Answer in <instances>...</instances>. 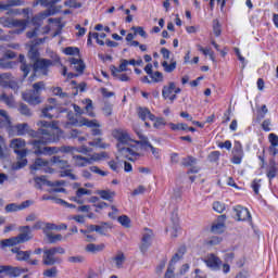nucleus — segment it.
<instances>
[{
	"label": "nucleus",
	"instance_id": "f704fd0d",
	"mask_svg": "<svg viewBox=\"0 0 278 278\" xmlns=\"http://www.w3.org/2000/svg\"><path fill=\"white\" fill-rule=\"evenodd\" d=\"M3 267H4V275H7V277H20V275L23 273V269L18 267H11V266H3Z\"/></svg>",
	"mask_w": 278,
	"mask_h": 278
},
{
	"label": "nucleus",
	"instance_id": "e433bc0d",
	"mask_svg": "<svg viewBox=\"0 0 278 278\" xmlns=\"http://www.w3.org/2000/svg\"><path fill=\"white\" fill-rule=\"evenodd\" d=\"M50 162L51 164H55L56 168H61L62 170H64V168H68L70 166L68 162L60 159V156H53Z\"/></svg>",
	"mask_w": 278,
	"mask_h": 278
},
{
	"label": "nucleus",
	"instance_id": "f3484780",
	"mask_svg": "<svg viewBox=\"0 0 278 278\" xmlns=\"http://www.w3.org/2000/svg\"><path fill=\"white\" fill-rule=\"evenodd\" d=\"M29 131V125L27 123L12 125L9 128V136H25Z\"/></svg>",
	"mask_w": 278,
	"mask_h": 278
},
{
	"label": "nucleus",
	"instance_id": "58836bf2",
	"mask_svg": "<svg viewBox=\"0 0 278 278\" xmlns=\"http://www.w3.org/2000/svg\"><path fill=\"white\" fill-rule=\"evenodd\" d=\"M138 114L141 121H147V118H149L150 121H155V115L151 114V111H149L148 109L140 108Z\"/></svg>",
	"mask_w": 278,
	"mask_h": 278
},
{
	"label": "nucleus",
	"instance_id": "603ef678",
	"mask_svg": "<svg viewBox=\"0 0 278 278\" xmlns=\"http://www.w3.org/2000/svg\"><path fill=\"white\" fill-rule=\"evenodd\" d=\"M132 31H135V36H141V38H148L147 31L142 26H132Z\"/></svg>",
	"mask_w": 278,
	"mask_h": 278
},
{
	"label": "nucleus",
	"instance_id": "9d476101",
	"mask_svg": "<svg viewBox=\"0 0 278 278\" xmlns=\"http://www.w3.org/2000/svg\"><path fill=\"white\" fill-rule=\"evenodd\" d=\"M139 141L137 142L138 144V151L143 150V151H151L152 155H154V157L156 160H160V149L153 147L150 142L149 139L147 138V136H144V134H142V131H136Z\"/></svg>",
	"mask_w": 278,
	"mask_h": 278
},
{
	"label": "nucleus",
	"instance_id": "f03ea898",
	"mask_svg": "<svg viewBox=\"0 0 278 278\" xmlns=\"http://www.w3.org/2000/svg\"><path fill=\"white\" fill-rule=\"evenodd\" d=\"M113 138L117 140V160L118 157H125L130 162H136L139 157H142V151L138 150L137 147L129 148V142H131V138L126 130L117 129L113 131Z\"/></svg>",
	"mask_w": 278,
	"mask_h": 278
},
{
	"label": "nucleus",
	"instance_id": "c03bdc74",
	"mask_svg": "<svg viewBox=\"0 0 278 278\" xmlns=\"http://www.w3.org/2000/svg\"><path fill=\"white\" fill-rule=\"evenodd\" d=\"M89 147H96L97 149H108L110 144L103 142V139L97 138L93 141L89 142Z\"/></svg>",
	"mask_w": 278,
	"mask_h": 278
},
{
	"label": "nucleus",
	"instance_id": "aec40b11",
	"mask_svg": "<svg viewBox=\"0 0 278 278\" xmlns=\"http://www.w3.org/2000/svg\"><path fill=\"white\" fill-rule=\"evenodd\" d=\"M204 263L206 264L207 268H211V270H219L220 265L223 264L220 258L215 254H208L205 257Z\"/></svg>",
	"mask_w": 278,
	"mask_h": 278
},
{
	"label": "nucleus",
	"instance_id": "69168bd1",
	"mask_svg": "<svg viewBox=\"0 0 278 278\" xmlns=\"http://www.w3.org/2000/svg\"><path fill=\"white\" fill-rule=\"evenodd\" d=\"M260 188H262V180L254 179L252 182V189L254 190L255 194H260Z\"/></svg>",
	"mask_w": 278,
	"mask_h": 278
},
{
	"label": "nucleus",
	"instance_id": "a18cd8bd",
	"mask_svg": "<svg viewBox=\"0 0 278 278\" xmlns=\"http://www.w3.org/2000/svg\"><path fill=\"white\" fill-rule=\"evenodd\" d=\"M168 126L172 129V131H188V125L184 123H180V124L169 123Z\"/></svg>",
	"mask_w": 278,
	"mask_h": 278
},
{
	"label": "nucleus",
	"instance_id": "f257e3e1",
	"mask_svg": "<svg viewBox=\"0 0 278 278\" xmlns=\"http://www.w3.org/2000/svg\"><path fill=\"white\" fill-rule=\"evenodd\" d=\"M39 127L37 131H33L34 139L29 142L34 149L35 155H55L56 153H76V147L63 146L58 147H45V144H51L59 142L62 138V130L58 126V122L49 123L47 121H39L37 123Z\"/></svg>",
	"mask_w": 278,
	"mask_h": 278
},
{
	"label": "nucleus",
	"instance_id": "de8ad7c7",
	"mask_svg": "<svg viewBox=\"0 0 278 278\" xmlns=\"http://www.w3.org/2000/svg\"><path fill=\"white\" fill-rule=\"evenodd\" d=\"M112 75L115 79H118V81H129L127 74H123V72H118V70H112Z\"/></svg>",
	"mask_w": 278,
	"mask_h": 278
},
{
	"label": "nucleus",
	"instance_id": "bf43d9fd",
	"mask_svg": "<svg viewBox=\"0 0 278 278\" xmlns=\"http://www.w3.org/2000/svg\"><path fill=\"white\" fill-rule=\"evenodd\" d=\"M225 203L223 202H214L213 203V210L214 212H217V214H223L225 212Z\"/></svg>",
	"mask_w": 278,
	"mask_h": 278
},
{
	"label": "nucleus",
	"instance_id": "4468645a",
	"mask_svg": "<svg viewBox=\"0 0 278 278\" xmlns=\"http://www.w3.org/2000/svg\"><path fill=\"white\" fill-rule=\"evenodd\" d=\"M35 188H38V190H42L43 186H48L51 188H55L59 186H64V180H56L54 182H51L49 180H47V177L45 176H40V177H35Z\"/></svg>",
	"mask_w": 278,
	"mask_h": 278
},
{
	"label": "nucleus",
	"instance_id": "1a4fd4ad",
	"mask_svg": "<svg viewBox=\"0 0 278 278\" xmlns=\"http://www.w3.org/2000/svg\"><path fill=\"white\" fill-rule=\"evenodd\" d=\"M68 125H74V127H89L92 129V136H101V124L97 119L89 121L88 118L81 117L77 119L75 117H68Z\"/></svg>",
	"mask_w": 278,
	"mask_h": 278
},
{
	"label": "nucleus",
	"instance_id": "0e129e2a",
	"mask_svg": "<svg viewBox=\"0 0 278 278\" xmlns=\"http://www.w3.org/2000/svg\"><path fill=\"white\" fill-rule=\"evenodd\" d=\"M8 88H11V90H14L16 92L18 91V88H21V86L18 85V81L14 79V77H11Z\"/></svg>",
	"mask_w": 278,
	"mask_h": 278
},
{
	"label": "nucleus",
	"instance_id": "4be33fe9",
	"mask_svg": "<svg viewBox=\"0 0 278 278\" xmlns=\"http://www.w3.org/2000/svg\"><path fill=\"white\" fill-rule=\"evenodd\" d=\"M244 157V152L242 151V144L240 142L235 143L233 148V156H232V164H242V159Z\"/></svg>",
	"mask_w": 278,
	"mask_h": 278
},
{
	"label": "nucleus",
	"instance_id": "ddd939ff",
	"mask_svg": "<svg viewBox=\"0 0 278 278\" xmlns=\"http://www.w3.org/2000/svg\"><path fill=\"white\" fill-rule=\"evenodd\" d=\"M54 264H62V258L55 256L52 248L43 249L42 265L43 266H54Z\"/></svg>",
	"mask_w": 278,
	"mask_h": 278
},
{
	"label": "nucleus",
	"instance_id": "338daca9",
	"mask_svg": "<svg viewBox=\"0 0 278 278\" xmlns=\"http://www.w3.org/2000/svg\"><path fill=\"white\" fill-rule=\"evenodd\" d=\"M268 141L270 143V147H278V136L275 134H269L268 135Z\"/></svg>",
	"mask_w": 278,
	"mask_h": 278
},
{
	"label": "nucleus",
	"instance_id": "052dcab7",
	"mask_svg": "<svg viewBox=\"0 0 278 278\" xmlns=\"http://www.w3.org/2000/svg\"><path fill=\"white\" fill-rule=\"evenodd\" d=\"M182 166H194L197 164V159L194 156H187L182 159Z\"/></svg>",
	"mask_w": 278,
	"mask_h": 278
},
{
	"label": "nucleus",
	"instance_id": "5701e85b",
	"mask_svg": "<svg viewBox=\"0 0 278 278\" xmlns=\"http://www.w3.org/2000/svg\"><path fill=\"white\" fill-rule=\"evenodd\" d=\"M235 213L237 216V220H251V213L244 206H236Z\"/></svg>",
	"mask_w": 278,
	"mask_h": 278
},
{
	"label": "nucleus",
	"instance_id": "6e6d98bb",
	"mask_svg": "<svg viewBox=\"0 0 278 278\" xmlns=\"http://www.w3.org/2000/svg\"><path fill=\"white\" fill-rule=\"evenodd\" d=\"M65 55H79V48L77 47H67L63 50Z\"/></svg>",
	"mask_w": 278,
	"mask_h": 278
},
{
	"label": "nucleus",
	"instance_id": "dca6fc26",
	"mask_svg": "<svg viewBox=\"0 0 278 278\" xmlns=\"http://www.w3.org/2000/svg\"><path fill=\"white\" fill-rule=\"evenodd\" d=\"M60 112H64L60 110L58 105H46L41 110V117L42 118H58L60 116Z\"/></svg>",
	"mask_w": 278,
	"mask_h": 278
},
{
	"label": "nucleus",
	"instance_id": "e2e57ef3",
	"mask_svg": "<svg viewBox=\"0 0 278 278\" xmlns=\"http://www.w3.org/2000/svg\"><path fill=\"white\" fill-rule=\"evenodd\" d=\"M60 176L61 177H70V179H72L73 181H76V179H77V176H75V174H73V170H71V169L62 170Z\"/></svg>",
	"mask_w": 278,
	"mask_h": 278
},
{
	"label": "nucleus",
	"instance_id": "c756f323",
	"mask_svg": "<svg viewBox=\"0 0 278 278\" xmlns=\"http://www.w3.org/2000/svg\"><path fill=\"white\" fill-rule=\"evenodd\" d=\"M0 127L7 129V131H10V128L12 127V119L10 118L8 111H4V114L0 115Z\"/></svg>",
	"mask_w": 278,
	"mask_h": 278
},
{
	"label": "nucleus",
	"instance_id": "8fccbe9b",
	"mask_svg": "<svg viewBox=\"0 0 278 278\" xmlns=\"http://www.w3.org/2000/svg\"><path fill=\"white\" fill-rule=\"evenodd\" d=\"M117 220L122 225V227H125L126 229H129V227H131V219H129L127 215L119 216Z\"/></svg>",
	"mask_w": 278,
	"mask_h": 278
},
{
	"label": "nucleus",
	"instance_id": "4c0bfd02",
	"mask_svg": "<svg viewBox=\"0 0 278 278\" xmlns=\"http://www.w3.org/2000/svg\"><path fill=\"white\" fill-rule=\"evenodd\" d=\"M103 160H108L106 152L93 153L89 157V164H93V162H103Z\"/></svg>",
	"mask_w": 278,
	"mask_h": 278
},
{
	"label": "nucleus",
	"instance_id": "a19ab883",
	"mask_svg": "<svg viewBox=\"0 0 278 278\" xmlns=\"http://www.w3.org/2000/svg\"><path fill=\"white\" fill-rule=\"evenodd\" d=\"M48 242H50V244H54V242H62V235H55L53 232H51V230H48L45 233Z\"/></svg>",
	"mask_w": 278,
	"mask_h": 278
},
{
	"label": "nucleus",
	"instance_id": "774afa93",
	"mask_svg": "<svg viewBox=\"0 0 278 278\" xmlns=\"http://www.w3.org/2000/svg\"><path fill=\"white\" fill-rule=\"evenodd\" d=\"M213 31L215 34V36H220V23L218 22V20H214L213 21Z\"/></svg>",
	"mask_w": 278,
	"mask_h": 278
},
{
	"label": "nucleus",
	"instance_id": "4d7b16f0",
	"mask_svg": "<svg viewBox=\"0 0 278 278\" xmlns=\"http://www.w3.org/2000/svg\"><path fill=\"white\" fill-rule=\"evenodd\" d=\"M127 66H129V61L122 60L119 67H113L112 71H118V73H125L127 71Z\"/></svg>",
	"mask_w": 278,
	"mask_h": 278
},
{
	"label": "nucleus",
	"instance_id": "864d4df0",
	"mask_svg": "<svg viewBox=\"0 0 278 278\" xmlns=\"http://www.w3.org/2000/svg\"><path fill=\"white\" fill-rule=\"evenodd\" d=\"M67 262H70V264H84V262H86V257L81 255L70 256Z\"/></svg>",
	"mask_w": 278,
	"mask_h": 278
},
{
	"label": "nucleus",
	"instance_id": "2eb2a0df",
	"mask_svg": "<svg viewBox=\"0 0 278 278\" xmlns=\"http://www.w3.org/2000/svg\"><path fill=\"white\" fill-rule=\"evenodd\" d=\"M153 242V231L149 228H146L142 235L140 251L141 253H147L149 251V247H151Z\"/></svg>",
	"mask_w": 278,
	"mask_h": 278
},
{
	"label": "nucleus",
	"instance_id": "b1692460",
	"mask_svg": "<svg viewBox=\"0 0 278 278\" xmlns=\"http://www.w3.org/2000/svg\"><path fill=\"white\" fill-rule=\"evenodd\" d=\"M181 260V256L179 254H175L173 258L169 262V265L167 267V270L165 273V278H174L175 277V264Z\"/></svg>",
	"mask_w": 278,
	"mask_h": 278
},
{
	"label": "nucleus",
	"instance_id": "473e14b6",
	"mask_svg": "<svg viewBox=\"0 0 278 278\" xmlns=\"http://www.w3.org/2000/svg\"><path fill=\"white\" fill-rule=\"evenodd\" d=\"M0 101L5 103L8 108H16V101L14 100V96H8L5 92H1Z\"/></svg>",
	"mask_w": 278,
	"mask_h": 278
},
{
	"label": "nucleus",
	"instance_id": "cd10ccee",
	"mask_svg": "<svg viewBox=\"0 0 278 278\" xmlns=\"http://www.w3.org/2000/svg\"><path fill=\"white\" fill-rule=\"evenodd\" d=\"M105 249V244L100 243V244H94V243H89L85 247L86 253H91L92 255H97V253H101Z\"/></svg>",
	"mask_w": 278,
	"mask_h": 278
},
{
	"label": "nucleus",
	"instance_id": "ea45409f",
	"mask_svg": "<svg viewBox=\"0 0 278 278\" xmlns=\"http://www.w3.org/2000/svg\"><path fill=\"white\" fill-rule=\"evenodd\" d=\"M161 65L165 73H173L177 68V61L172 60L170 63H168V61H163Z\"/></svg>",
	"mask_w": 278,
	"mask_h": 278
},
{
	"label": "nucleus",
	"instance_id": "680f3d73",
	"mask_svg": "<svg viewBox=\"0 0 278 278\" xmlns=\"http://www.w3.org/2000/svg\"><path fill=\"white\" fill-rule=\"evenodd\" d=\"M153 122H154L153 127H155V129H162V127L166 125V121H164V118L162 117L154 116Z\"/></svg>",
	"mask_w": 278,
	"mask_h": 278
},
{
	"label": "nucleus",
	"instance_id": "c85d7f7f",
	"mask_svg": "<svg viewBox=\"0 0 278 278\" xmlns=\"http://www.w3.org/2000/svg\"><path fill=\"white\" fill-rule=\"evenodd\" d=\"M68 62L77 73H84V68H86V65L84 64V61H81V59L70 58Z\"/></svg>",
	"mask_w": 278,
	"mask_h": 278
},
{
	"label": "nucleus",
	"instance_id": "79ce46f5",
	"mask_svg": "<svg viewBox=\"0 0 278 278\" xmlns=\"http://www.w3.org/2000/svg\"><path fill=\"white\" fill-rule=\"evenodd\" d=\"M92 38L98 45H100V47H103L105 45V41L99 39V33H89V37L87 39L88 47L92 46Z\"/></svg>",
	"mask_w": 278,
	"mask_h": 278
},
{
	"label": "nucleus",
	"instance_id": "7c9ffc66",
	"mask_svg": "<svg viewBox=\"0 0 278 278\" xmlns=\"http://www.w3.org/2000/svg\"><path fill=\"white\" fill-rule=\"evenodd\" d=\"M47 225H51V223H45L42 220H36L35 224L29 227L30 228V233L31 231H38L40 229H42L43 233H47L48 231H50V228H47Z\"/></svg>",
	"mask_w": 278,
	"mask_h": 278
},
{
	"label": "nucleus",
	"instance_id": "a878e982",
	"mask_svg": "<svg viewBox=\"0 0 278 278\" xmlns=\"http://www.w3.org/2000/svg\"><path fill=\"white\" fill-rule=\"evenodd\" d=\"M125 260H126L125 253L118 252L112 258V266L114 268L121 269V268H123V265L125 264Z\"/></svg>",
	"mask_w": 278,
	"mask_h": 278
},
{
	"label": "nucleus",
	"instance_id": "49530a36",
	"mask_svg": "<svg viewBox=\"0 0 278 278\" xmlns=\"http://www.w3.org/2000/svg\"><path fill=\"white\" fill-rule=\"evenodd\" d=\"M84 105H85V110L87 112V114L91 117L94 118V112L92 111V100L90 99H85L83 101Z\"/></svg>",
	"mask_w": 278,
	"mask_h": 278
},
{
	"label": "nucleus",
	"instance_id": "bb28decb",
	"mask_svg": "<svg viewBox=\"0 0 278 278\" xmlns=\"http://www.w3.org/2000/svg\"><path fill=\"white\" fill-rule=\"evenodd\" d=\"M11 251L12 253H15V260H17V262H27L31 256V251H21L16 248Z\"/></svg>",
	"mask_w": 278,
	"mask_h": 278
},
{
	"label": "nucleus",
	"instance_id": "3c124183",
	"mask_svg": "<svg viewBox=\"0 0 278 278\" xmlns=\"http://www.w3.org/2000/svg\"><path fill=\"white\" fill-rule=\"evenodd\" d=\"M47 229H50V231H62L68 229V226L66 224L55 225V224H48Z\"/></svg>",
	"mask_w": 278,
	"mask_h": 278
},
{
	"label": "nucleus",
	"instance_id": "393cba45",
	"mask_svg": "<svg viewBox=\"0 0 278 278\" xmlns=\"http://www.w3.org/2000/svg\"><path fill=\"white\" fill-rule=\"evenodd\" d=\"M90 194H92V190L90 189H86L84 187H79L76 190V197L72 198V201H74L75 203H84V201H81L83 197H90Z\"/></svg>",
	"mask_w": 278,
	"mask_h": 278
},
{
	"label": "nucleus",
	"instance_id": "a211bd4d",
	"mask_svg": "<svg viewBox=\"0 0 278 278\" xmlns=\"http://www.w3.org/2000/svg\"><path fill=\"white\" fill-rule=\"evenodd\" d=\"M49 161L45 159H37L35 163L30 166L31 170H43V173H53V168L49 166Z\"/></svg>",
	"mask_w": 278,
	"mask_h": 278
},
{
	"label": "nucleus",
	"instance_id": "0eeeda50",
	"mask_svg": "<svg viewBox=\"0 0 278 278\" xmlns=\"http://www.w3.org/2000/svg\"><path fill=\"white\" fill-rule=\"evenodd\" d=\"M29 240H34L31 228L29 226H21L20 233L16 237L2 240L1 247L3 249H5V247H16L18 244H25V242H29Z\"/></svg>",
	"mask_w": 278,
	"mask_h": 278
},
{
	"label": "nucleus",
	"instance_id": "c9c22d12",
	"mask_svg": "<svg viewBox=\"0 0 278 278\" xmlns=\"http://www.w3.org/2000/svg\"><path fill=\"white\" fill-rule=\"evenodd\" d=\"M48 23L50 27H47L43 34H49L51 29H62V22H60L58 18H49Z\"/></svg>",
	"mask_w": 278,
	"mask_h": 278
},
{
	"label": "nucleus",
	"instance_id": "13d9d810",
	"mask_svg": "<svg viewBox=\"0 0 278 278\" xmlns=\"http://www.w3.org/2000/svg\"><path fill=\"white\" fill-rule=\"evenodd\" d=\"M18 112L20 114H22L23 116H31V111L29 110V108L24 104V103H21L20 106H18Z\"/></svg>",
	"mask_w": 278,
	"mask_h": 278
},
{
	"label": "nucleus",
	"instance_id": "39448f33",
	"mask_svg": "<svg viewBox=\"0 0 278 278\" xmlns=\"http://www.w3.org/2000/svg\"><path fill=\"white\" fill-rule=\"evenodd\" d=\"M0 25L7 29H12L9 31L11 36H21V34H25L29 20L2 16L0 17Z\"/></svg>",
	"mask_w": 278,
	"mask_h": 278
},
{
	"label": "nucleus",
	"instance_id": "f8f14e48",
	"mask_svg": "<svg viewBox=\"0 0 278 278\" xmlns=\"http://www.w3.org/2000/svg\"><path fill=\"white\" fill-rule=\"evenodd\" d=\"M23 0H5L0 1V12H8V14H13L14 16H18L21 14V10L11 8H18L23 5Z\"/></svg>",
	"mask_w": 278,
	"mask_h": 278
},
{
	"label": "nucleus",
	"instance_id": "6ab92c4d",
	"mask_svg": "<svg viewBox=\"0 0 278 278\" xmlns=\"http://www.w3.org/2000/svg\"><path fill=\"white\" fill-rule=\"evenodd\" d=\"M30 205H34V201H31V200H26V201L22 202L21 204L11 203L5 206V212L7 213L21 212L23 210H27V207H30Z\"/></svg>",
	"mask_w": 278,
	"mask_h": 278
},
{
	"label": "nucleus",
	"instance_id": "2f4dec72",
	"mask_svg": "<svg viewBox=\"0 0 278 278\" xmlns=\"http://www.w3.org/2000/svg\"><path fill=\"white\" fill-rule=\"evenodd\" d=\"M73 162L75 166L84 168V166H88V164H90V159L81 155H73Z\"/></svg>",
	"mask_w": 278,
	"mask_h": 278
},
{
	"label": "nucleus",
	"instance_id": "72a5a7b5",
	"mask_svg": "<svg viewBox=\"0 0 278 278\" xmlns=\"http://www.w3.org/2000/svg\"><path fill=\"white\" fill-rule=\"evenodd\" d=\"M97 194H99V197H101V199H103L104 201H110L111 203L116 197V192L112 190H99Z\"/></svg>",
	"mask_w": 278,
	"mask_h": 278
},
{
	"label": "nucleus",
	"instance_id": "412c9836",
	"mask_svg": "<svg viewBox=\"0 0 278 278\" xmlns=\"http://www.w3.org/2000/svg\"><path fill=\"white\" fill-rule=\"evenodd\" d=\"M225 220H227L226 215L218 216L217 220L213 224L211 231L213 233H223V231H225Z\"/></svg>",
	"mask_w": 278,
	"mask_h": 278
},
{
	"label": "nucleus",
	"instance_id": "6e6552de",
	"mask_svg": "<svg viewBox=\"0 0 278 278\" xmlns=\"http://www.w3.org/2000/svg\"><path fill=\"white\" fill-rule=\"evenodd\" d=\"M34 90L26 91L22 94V98L29 103V105H38L42 103L40 99V92L45 90V83L39 81L33 85Z\"/></svg>",
	"mask_w": 278,
	"mask_h": 278
},
{
	"label": "nucleus",
	"instance_id": "20e7f679",
	"mask_svg": "<svg viewBox=\"0 0 278 278\" xmlns=\"http://www.w3.org/2000/svg\"><path fill=\"white\" fill-rule=\"evenodd\" d=\"M62 0H36L34 2V8L37 5H42V8H49L48 10L39 13L38 15H35L31 18V23L35 27H40L42 25V21L45 18H49V16H53L54 14H58L60 10H62V7H55V3H60Z\"/></svg>",
	"mask_w": 278,
	"mask_h": 278
},
{
	"label": "nucleus",
	"instance_id": "37998d69",
	"mask_svg": "<svg viewBox=\"0 0 278 278\" xmlns=\"http://www.w3.org/2000/svg\"><path fill=\"white\" fill-rule=\"evenodd\" d=\"M11 79H12V74L10 73L0 74V86L2 88H8Z\"/></svg>",
	"mask_w": 278,
	"mask_h": 278
},
{
	"label": "nucleus",
	"instance_id": "423d86ee",
	"mask_svg": "<svg viewBox=\"0 0 278 278\" xmlns=\"http://www.w3.org/2000/svg\"><path fill=\"white\" fill-rule=\"evenodd\" d=\"M25 139L16 138L11 140L10 148L13 149L14 153L18 155L20 160L12 165L13 170H21V168H25V165L27 164V149Z\"/></svg>",
	"mask_w": 278,
	"mask_h": 278
},
{
	"label": "nucleus",
	"instance_id": "7ed1b4c3",
	"mask_svg": "<svg viewBox=\"0 0 278 278\" xmlns=\"http://www.w3.org/2000/svg\"><path fill=\"white\" fill-rule=\"evenodd\" d=\"M40 56V53L35 47H31L28 51V58L33 60L34 65L25 64V55H20V62H21V71L24 73V77H27L29 75V71H34V73H40V75H47L49 73V67L53 66V62L47 59H38Z\"/></svg>",
	"mask_w": 278,
	"mask_h": 278
},
{
	"label": "nucleus",
	"instance_id": "9b49d317",
	"mask_svg": "<svg viewBox=\"0 0 278 278\" xmlns=\"http://www.w3.org/2000/svg\"><path fill=\"white\" fill-rule=\"evenodd\" d=\"M179 92H181V88L177 87L175 81H169L167 85L163 86L162 97L165 101L174 103L177 101V94H179Z\"/></svg>",
	"mask_w": 278,
	"mask_h": 278
},
{
	"label": "nucleus",
	"instance_id": "5fc2aeb1",
	"mask_svg": "<svg viewBox=\"0 0 278 278\" xmlns=\"http://www.w3.org/2000/svg\"><path fill=\"white\" fill-rule=\"evenodd\" d=\"M150 76L154 84H160L164 81V74H162L161 72H154Z\"/></svg>",
	"mask_w": 278,
	"mask_h": 278
},
{
	"label": "nucleus",
	"instance_id": "09e8293b",
	"mask_svg": "<svg viewBox=\"0 0 278 278\" xmlns=\"http://www.w3.org/2000/svg\"><path fill=\"white\" fill-rule=\"evenodd\" d=\"M113 110H114V104H112L110 102H104V104L102 106V114L104 116H112Z\"/></svg>",
	"mask_w": 278,
	"mask_h": 278
}]
</instances>
